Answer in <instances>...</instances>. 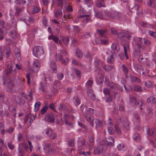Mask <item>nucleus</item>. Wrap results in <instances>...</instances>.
<instances>
[{
  "mask_svg": "<svg viewBox=\"0 0 156 156\" xmlns=\"http://www.w3.org/2000/svg\"><path fill=\"white\" fill-rule=\"evenodd\" d=\"M87 143V142L84 139H83L79 142L78 143V151L79 152L84 150Z\"/></svg>",
  "mask_w": 156,
  "mask_h": 156,
  "instance_id": "nucleus-5",
  "label": "nucleus"
},
{
  "mask_svg": "<svg viewBox=\"0 0 156 156\" xmlns=\"http://www.w3.org/2000/svg\"><path fill=\"white\" fill-rule=\"evenodd\" d=\"M68 145L71 147H73L75 146L74 140L72 139L69 140L68 142Z\"/></svg>",
  "mask_w": 156,
  "mask_h": 156,
  "instance_id": "nucleus-47",
  "label": "nucleus"
},
{
  "mask_svg": "<svg viewBox=\"0 0 156 156\" xmlns=\"http://www.w3.org/2000/svg\"><path fill=\"white\" fill-rule=\"evenodd\" d=\"M97 6L99 7H104L105 6V3L104 0H100L96 4Z\"/></svg>",
  "mask_w": 156,
  "mask_h": 156,
  "instance_id": "nucleus-29",
  "label": "nucleus"
},
{
  "mask_svg": "<svg viewBox=\"0 0 156 156\" xmlns=\"http://www.w3.org/2000/svg\"><path fill=\"white\" fill-rule=\"evenodd\" d=\"M41 86L39 88V89L42 90L43 92L46 93L47 91L46 90V86L45 85H43L41 83Z\"/></svg>",
  "mask_w": 156,
  "mask_h": 156,
  "instance_id": "nucleus-41",
  "label": "nucleus"
},
{
  "mask_svg": "<svg viewBox=\"0 0 156 156\" xmlns=\"http://www.w3.org/2000/svg\"><path fill=\"white\" fill-rule=\"evenodd\" d=\"M58 6L62 8L63 7V0H56Z\"/></svg>",
  "mask_w": 156,
  "mask_h": 156,
  "instance_id": "nucleus-53",
  "label": "nucleus"
},
{
  "mask_svg": "<svg viewBox=\"0 0 156 156\" xmlns=\"http://www.w3.org/2000/svg\"><path fill=\"white\" fill-rule=\"evenodd\" d=\"M41 105V103L40 102H37L35 103L34 107V110L35 111H37L39 109V107Z\"/></svg>",
  "mask_w": 156,
  "mask_h": 156,
  "instance_id": "nucleus-42",
  "label": "nucleus"
},
{
  "mask_svg": "<svg viewBox=\"0 0 156 156\" xmlns=\"http://www.w3.org/2000/svg\"><path fill=\"white\" fill-rule=\"evenodd\" d=\"M57 77L58 79L59 80H62L63 78L64 75L62 73H58V75H57Z\"/></svg>",
  "mask_w": 156,
  "mask_h": 156,
  "instance_id": "nucleus-57",
  "label": "nucleus"
},
{
  "mask_svg": "<svg viewBox=\"0 0 156 156\" xmlns=\"http://www.w3.org/2000/svg\"><path fill=\"white\" fill-rule=\"evenodd\" d=\"M40 8L37 6H34L33 8V11L34 13H36L38 12L40 10Z\"/></svg>",
  "mask_w": 156,
  "mask_h": 156,
  "instance_id": "nucleus-49",
  "label": "nucleus"
},
{
  "mask_svg": "<svg viewBox=\"0 0 156 156\" xmlns=\"http://www.w3.org/2000/svg\"><path fill=\"white\" fill-rule=\"evenodd\" d=\"M50 68L51 71L52 73H56L57 71V69L55 62H52L51 63Z\"/></svg>",
  "mask_w": 156,
  "mask_h": 156,
  "instance_id": "nucleus-18",
  "label": "nucleus"
},
{
  "mask_svg": "<svg viewBox=\"0 0 156 156\" xmlns=\"http://www.w3.org/2000/svg\"><path fill=\"white\" fill-rule=\"evenodd\" d=\"M58 109L60 111H63L64 113L67 112L68 111L67 108L64 105L60 104L58 107Z\"/></svg>",
  "mask_w": 156,
  "mask_h": 156,
  "instance_id": "nucleus-17",
  "label": "nucleus"
},
{
  "mask_svg": "<svg viewBox=\"0 0 156 156\" xmlns=\"http://www.w3.org/2000/svg\"><path fill=\"white\" fill-rule=\"evenodd\" d=\"M147 103L151 102L153 103H156V100L155 98L153 97H150L147 99Z\"/></svg>",
  "mask_w": 156,
  "mask_h": 156,
  "instance_id": "nucleus-33",
  "label": "nucleus"
},
{
  "mask_svg": "<svg viewBox=\"0 0 156 156\" xmlns=\"http://www.w3.org/2000/svg\"><path fill=\"white\" fill-rule=\"evenodd\" d=\"M40 66V63L37 59H35L33 64V69L34 72L37 73L38 71Z\"/></svg>",
  "mask_w": 156,
  "mask_h": 156,
  "instance_id": "nucleus-6",
  "label": "nucleus"
},
{
  "mask_svg": "<svg viewBox=\"0 0 156 156\" xmlns=\"http://www.w3.org/2000/svg\"><path fill=\"white\" fill-rule=\"evenodd\" d=\"M8 65L7 66V69H5V73L6 75H8L10 73L12 70V66L11 64H6V65Z\"/></svg>",
  "mask_w": 156,
  "mask_h": 156,
  "instance_id": "nucleus-19",
  "label": "nucleus"
},
{
  "mask_svg": "<svg viewBox=\"0 0 156 156\" xmlns=\"http://www.w3.org/2000/svg\"><path fill=\"white\" fill-rule=\"evenodd\" d=\"M19 87L20 89L22 90L25 88V82L23 80L20 81L19 84Z\"/></svg>",
  "mask_w": 156,
  "mask_h": 156,
  "instance_id": "nucleus-35",
  "label": "nucleus"
},
{
  "mask_svg": "<svg viewBox=\"0 0 156 156\" xmlns=\"http://www.w3.org/2000/svg\"><path fill=\"white\" fill-rule=\"evenodd\" d=\"M109 16L112 19H119L121 17V14L118 12L113 11L111 12Z\"/></svg>",
  "mask_w": 156,
  "mask_h": 156,
  "instance_id": "nucleus-10",
  "label": "nucleus"
},
{
  "mask_svg": "<svg viewBox=\"0 0 156 156\" xmlns=\"http://www.w3.org/2000/svg\"><path fill=\"white\" fill-rule=\"evenodd\" d=\"M122 70L125 73L126 77L127 78L129 72L128 69L124 64H122Z\"/></svg>",
  "mask_w": 156,
  "mask_h": 156,
  "instance_id": "nucleus-25",
  "label": "nucleus"
},
{
  "mask_svg": "<svg viewBox=\"0 0 156 156\" xmlns=\"http://www.w3.org/2000/svg\"><path fill=\"white\" fill-rule=\"evenodd\" d=\"M96 31L99 37L105 38H106L107 37V33L108 31L107 29L98 30L97 29Z\"/></svg>",
  "mask_w": 156,
  "mask_h": 156,
  "instance_id": "nucleus-8",
  "label": "nucleus"
},
{
  "mask_svg": "<svg viewBox=\"0 0 156 156\" xmlns=\"http://www.w3.org/2000/svg\"><path fill=\"white\" fill-rule=\"evenodd\" d=\"M78 153L80 154H82L86 156L90 155V153L89 151L85 152L81 151L78 152Z\"/></svg>",
  "mask_w": 156,
  "mask_h": 156,
  "instance_id": "nucleus-54",
  "label": "nucleus"
},
{
  "mask_svg": "<svg viewBox=\"0 0 156 156\" xmlns=\"http://www.w3.org/2000/svg\"><path fill=\"white\" fill-rule=\"evenodd\" d=\"M56 152V150L53 148L49 149L46 151V153L50 155L55 154Z\"/></svg>",
  "mask_w": 156,
  "mask_h": 156,
  "instance_id": "nucleus-28",
  "label": "nucleus"
},
{
  "mask_svg": "<svg viewBox=\"0 0 156 156\" xmlns=\"http://www.w3.org/2000/svg\"><path fill=\"white\" fill-rule=\"evenodd\" d=\"M59 52L60 53L56 54V60L60 62L62 64L64 65H66L69 62V59L67 57L65 59H64L62 54L66 56H67L68 55L67 52L65 50H60Z\"/></svg>",
  "mask_w": 156,
  "mask_h": 156,
  "instance_id": "nucleus-2",
  "label": "nucleus"
},
{
  "mask_svg": "<svg viewBox=\"0 0 156 156\" xmlns=\"http://www.w3.org/2000/svg\"><path fill=\"white\" fill-rule=\"evenodd\" d=\"M148 5L152 8H154L155 6V3L151 0H150L149 2H148Z\"/></svg>",
  "mask_w": 156,
  "mask_h": 156,
  "instance_id": "nucleus-51",
  "label": "nucleus"
},
{
  "mask_svg": "<svg viewBox=\"0 0 156 156\" xmlns=\"http://www.w3.org/2000/svg\"><path fill=\"white\" fill-rule=\"evenodd\" d=\"M62 41L64 44L67 45L69 41V38L68 37H64L62 38Z\"/></svg>",
  "mask_w": 156,
  "mask_h": 156,
  "instance_id": "nucleus-39",
  "label": "nucleus"
},
{
  "mask_svg": "<svg viewBox=\"0 0 156 156\" xmlns=\"http://www.w3.org/2000/svg\"><path fill=\"white\" fill-rule=\"evenodd\" d=\"M133 55L136 57L140 55V49L141 48V44L139 42L142 43L143 38L140 37H137L135 38L133 37Z\"/></svg>",
  "mask_w": 156,
  "mask_h": 156,
  "instance_id": "nucleus-1",
  "label": "nucleus"
},
{
  "mask_svg": "<svg viewBox=\"0 0 156 156\" xmlns=\"http://www.w3.org/2000/svg\"><path fill=\"white\" fill-rule=\"evenodd\" d=\"M95 16L100 19H102V16L100 12H96L95 14Z\"/></svg>",
  "mask_w": 156,
  "mask_h": 156,
  "instance_id": "nucleus-64",
  "label": "nucleus"
},
{
  "mask_svg": "<svg viewBox=\"0 0 156 156\" xmlns=\"http://www.w3.org/2000/svg\"><path fill=\"white\" fill-rule=\"evenodd\" d=\"M111 48L112 50L115 53H118L120 50L119 45L115 42L112 43Z\"/></svg>",
  "mask_w": 156,
  "mask_h": 156,
  "instance_id": "nucleus-13",
  "label": "nucleus"
},
{
  "mask_svg": "<svg viewBox=\"0 0 156 156\" xmlns=\"http://www.w3.org/2000/svg\"><path fill=\"white\" fill-rule=\"evenodd\" d=\"M54 84L57 87H60L61 86L60 82L58 80H56L54 81Z\"/></svg>",
  "mask_w": 156,
  "mask_h": 156,
  "instance_id": "nucleus-50",
  "label": "nucleus"
},
{
  "mask_svg": "<svg viewBox=\"0 0 156 156\" xmlns=\"http://www.w3.org/2000/svg\"><path fill=\"white\" fill-rule=\"evenodd\" d=\"M106 140L109 147H112L114 145V139L112 137L110 136L106 138Z\"/></svg>",
  "mask_w": 156,
  "mask_h": 156,
  "instance_id": "nucleus-16",
  "label": "nucleus"
},
{
  "mask_svg": "<svg viewBox=\"0 0 156 156\" xmlns=\"http://www.w3.org/2000/svg\"><path fill=\"white\" fill-rule=\"evenodd\" d=\"M96 80L97 83L100 85H101L103 84V82L102 80L101 79V77L100 78H96Z\"/></svg>",
  "mask_w": 156,
  "mask_h": 156,
  "instance_id": "nucleus-62",
  "label": "nucleus"
},
{
  "mask_svg": "<svg viewBox=\"0 0 156 156\" xmlns=\"http://www.w3.org/2000/svg\"><path fill=\"white\" fill-rule=\"evenodd\" d=\"M130 122L127 119H125L123 122V125L124 128L127 130L129 129Z\"/></svg>",
  "mask_w": 156,
  "mask_h": 156,
  "instance_id": "nucleus-20",
  "label": "nucleus"
},
{
  "mask_svg": "<svg viewBox=\"0 0 156 156\" xmlns=\"http://www.w3.org/2000/svg\"><path fill=\"white\" fill-rule=\"evenodd\" d=\"M100 146L97 147H95L94 149V153L95 154H100L102 153L100 150Z\"/></svg>",
  "mask_w": 156,
  "mask_h": 156,
  "instance_id": "nucleus-43",
  "label": "nucleus"
},
{
  "mask_svg": "<svg viewBox=\"0 0 156 156\" xmlns=\"http://www.w3.org/2000/svg\"><path fill=\"white\" fill-rule=\"evenodd\" d=\"M129 101L131 103L135 102L136 101V97L134 96H130Z\"/></svg>",
  "mask_w": 156,
  "mask_h": 156,
  "instance_id": "nucleus-58",
  "label": "nucleus"
},
{
  "mask_svg": "<svg viewBox=\"0 0 156 156\" xmlns=\"http://www.w3.org/2000/svg\"><path fill=\"white\" fill-rule=\"evenodd\" d=\"M13 98L16 103L20 105L23 104L25 102V101L20 96H14Z\"/></svg>",
  "mask_w": 156,
  "mask_h": 156,
  "instance_id": "nucleus-11",
  "label": "nucleus"
},
{
  "mask_svg": "<svg viewBox=\"0 0 156 156\" xmlns=\"http://www.w3.org/2000/svg\"><path fill=\"white\" fill-rule=\"evenodd\" d=\"M119 110L120 111H124L125 109V108L124 107V104L123 102H121L120 105L119 106Z\"/></svg>",
  "mask_w": 156,
  "mask_h": 156,
  "instance_id": "nucleus-56",
  "label": "nucleus"
},
{
  "mask_svg": "<svg viewBox=\"0 0 156 156\" xmlns=\"http://www.w3.org/2000/svg\"><path fill=\"white\" fill-rule=\"evenodd\" d=\"M44 53L43 48L41 46H35L34 48L33 54L36 57L38 58Z\"/></svg>",
  "mask_w": 156,
  "mask_h": 156,
  "instance_id": "nucleus-3",
  "label": "nucleus"
},
{
  "mask_svg": "<svg viewBox=\"0 0 156 156\" xmlns=\"http://www.w3.org/2000/svg\"><path fill=\"white\" fill-rule=\"evenodd\" d=\"M144 43L147 46H149L151 44V42L146 38H143Z\"/></svg>",
  "mask_w": 156,
  "mask_h": 156,
  "instance_id": "nucleus-46",
  "label": "nucleus"
},
{
  "mask_svg": "<svg viewBox=\"0 0 156 156\" xmlns=\"http://www.w3.org/2000/svg\"><path fill=\"white\" fill-rule=\"evenodd\" d=\"M93 81L92 78H90L86 83V85L87 87H91L93 84Z\"/></svg>",
  "mask_w": 156,
  "mask_h": 156,
  "instance_id": "nucleus-30",
  "label": "nucleus"
},
{
  "mask_svg": "<svg viewBox=\"0 0 156 156\" xmlns=\"http://www.w3.org/2000/svg\"><path fill=\"white\" fill-rule=\"evenodd\" d=\"M112 97L110 95L109 96L106 97L105 100L107 102H110L112 101Z\"/></svg>",
  "mask_w": 156,
  "mask_h": 156,
  "instance_id": "nucleus-55",
  "label": "nucleus"
},
{
  "mask_svg": "<svg viewBox=\"0 0 156 156\" xmlns=\"http://www.w3.org/2000/svg\"><path fill=\"white\" fill-rule=\"evenodd\" d=\"M79 17L82 19V21L84 24H86L88 22L91 21L89 15H81L79 16Z\"/></svg>",
  "mask_w": 156,
  "mask_h": 156,
  "instance_id": "nucleus-9",
  "label": "nucleus"
},
{
  "mask_svg": "<svg viewBox=\"0 0 156 156\" xmlns=\"http://www.w3.org/2000/svg\"><path fill=\"white\" fill-rule=\"evenodd\" d=\"M3 84L9 90L12 89L13 87L12 83L10 82V80L8 77H5L3 79Z\"/></svg>",
  "mask_w": 156,
  "mask_h": 156,
  "instance_id": "nucleus-4",
  "label": "nucleus"
},
{
  "mask_svg": "<svg viewBox=\"0 0 156 156\" xmlns=\"http://www.w3.org/2000/svg\"><path fill=\"white\" fill-rule=\"evenodd\" d=\"M10 35L13 38L16 39L17 37V34L15 31H11L10 32Z\"/></svg>",
  "mask_w": 156,
  "mask_h": 156,
  "instance_id": "nucleus-36",
  "label": "nucleus"
},
{
  "mask_svg": "<svg viewBox=\"0 0 156 156\" xmlns=\"http://www.w3.org/2000/svg\"><path fill=\"white\" fill-rule=\"evenodd\" d=\"M147 133L149 136H152L155 134V132L154 129H150L148 128L147 129Z\"/></svg>",
  "mask_w": 156,
  "mask_h": 156,
  "instance_id": "nucleus-26",
  "label": "nucleus"
},
{
  "mask_svg": "<svg viewBox=\"0 0 156 156\" xmlns=\"http://www.w3.org/2000/svg\"><path fill=\"white\" fill-rule=\"evenodd\" d=\"M87 36H88L89 37H90V34L89 33H86V34H84L81 36V38L82 39H85L87 38Z\"/></svg>",
  "mask_w": 156,
  "mask_h": 156,
  "instance_id": "nucleus-63",
  "label": "nucleus"
},
{
  "mask_svg": "<svg viewBox=\"0 0 156 156\" xmlns=\"http://www.w3.org/2000/svg\"><path fill=\"white\" fill-rule=\"evenodd\" d=\"M60 120L61 122V123L60 124L61 125H63L64 123L66 125H69L70 126H71L73 125V124L72 123L68 122V121L64 118L63 119L61 118L60 119Z\"/></svg>",
  "mask_w": 156,
  "mask_h": 156,
  "instance_id": "nucleus-21",
  "label": "nucleus"
},
{
  "mask_svg": "<svg viewBox=\"0 0 156 156\" xmlns=\"http://www.w3.org/2000/svg\"><path fill=\"white\" fill-rule=\"evenodd\" d=\"M125 147V145L122 144H119L117 146V148L118 150L122 151Z\"/></svg>",
  "mask_w": 156,
  "mask_h": 156,
  "instance_id": "nucleus-45",
  "label": "nucleus"
},
{
  "mask_svg": "<svg viewBox=\"0 0 156 156\" xmlns=\"http://www.w3.org/2000/svg\"><path fill=\"white\" fill-rule=\"evenodd\" d=\"M14 52L16 55L18 59L20 60L21 59V57L20 50L17 48H16L14 50Z\"/></svg>",
  "mask_w": 156,
  "mask_h": 156,
  "instance_id": "nucleus-22",
  "label": "nucleus"
},
{
  "mask_svg": "<svg viewBox=\"0 0 156 156\" xmlns=\"http://www.w3.org/2000/svg\"><path fill=\"white\" fill-rule=\"evenodd\" d=\"M11 49L9 48H6L5 51V55L7 58H8L10 55Z\"/></svg>",
  "mask_w": 156,
  "mask_h": 156,
  "instance_id": "nucleus-40",
  "label": "nucleus"
},
{
  "mask_svg": "<svg viewBox=\"0 0 156 156\" xmlns=\"http://www.w3.org/2000/svg\"><path fill=\"white\" fill-rule=\"evenodd\" d=\"M103 67L106 71L109 72L111 71L114 68V67L112 65H104Z\"/></svg>",
  "mask_w": 156,
  "mask_h": 156,
  "instance_id": "nucleus-24",
  "label": "nucleus"
},
{
  "mask_svg": "<svg viewBox=\"0 0 156 156\" xmlns=\"http://www.w3.org/2000/svg\"><path fill=\"white\" fill-rule=\"evenodd\" d=\"M76 54L77 56L80 58H81L83 56V54L79 48L76 49Z\"/></svg>",
  "mask_w": 156,
  "mask_h": 156,
  "instance_id": "nucleus-31",
  "label": "nucleus"
},
{
  "mask_svg": "<svg viewBox=\"0 0 156 156\" xmlns=\"http://www.w3.org/2000/svg\"><path fill=\"white\" fill-rule=\"evenodd\" d=\"M100 147L102 153L105 152L107 150V147L105 145H103L101 144L100 145Z\"/></svg>",
  "mask_w": 156,
  "mask_h": 156,
  "instance_id": "nucleus-34",
  "label": "nucleus"
},
{
  "mask_svg": "<svg viewBox=\"0 0 156 156\" xmlns=\"http://www.w3.org/2000/svg\"><path fill=\"white\" fill-rule=\"evenodd\" d=\"M85 117L87 120L92 127H94V123L93 122L94 118L93 117L88 113H86L85 114Z\"/></svg>",
  "mask_w": 156,
  "mask_h": 156,
  "instance_id": "nucleus-12",
  "label": "nucleus"
},
{
  "mask_svg": "<svg viewBox=\"0 0 156 156\" xmlns=\"http://www.w3.org/2000/svg\"><path fill=\"white\" fill-rule=\"evenodd\" d=\"M45 133L49 137L52 133V131L51 128H48L45 129Z\"/></svg>",
  "mask_w": 156,
  "mask_h": 156,
  "instance_id": "nucleus-44",
  "label": "nucleus"
},
{
  "mask_svg": "<svg viewBox=\"0 0 156 156\" xmlns=\"http://www.w3.org/2000/svg\"><path fill=\"white\" fill-rule=\"evenodd\" d=\"M48 108V106H45L41 110V114H44L45 113L47 112V110Z\"/></svg>",
  "mask_w": 156,
  "mask_h": 156,
  "instance_id": "nucleus-48",
  "label": "nucleus"
},
{
  "mask_svg": "<svg viewBox=\"0 0 156 156\" xmlns=\"http://www.w3.org/2000/svg\"><path fill=\"white\" fill-rule=\"evenodd\" d=\"M134 90L135 91L138 92H142L143 90L142 87L139 85L135 86L134 87Z\"/></svg>",
  "mask_w": 156,
  "mask_h": 156,
  "instance_id": "nucleus-38",
  "label": "nucleus"
},
{
  "mask_svg": "<svg viewBox=\"0 0 156 156\" xmlns=\"http://www.w3.org/2000/svg\"><path fill=\"white\" fill-rule=\"evenodd\" d=\"M95 123L96 125V128H97V127H101L102 126V123L100 120L97 119H95Z\"/></svg>",
  "mask_w": 156,
  "mask_h": 156,
  "instance_id": "nucleus-32",
  "label": "nucleus"
},
{
  "mask_svg": "<svg viewBox=\"0 0 156 156\" xmlns=\"http://www.w3.org/2000/svg\"><path fill=\"white\" fill-rule=\"evenodd\" d=\"M135 104L136 105H139L140 107H141L142 105H143L144 104V103L142 102V101H137V100H136V101L135 102Z\"/></svg>",
  "mask_w": 156,
  "mask_h": 156,
  "instance_id": "nucleus-60",
  "label": "nucleus"
},
{
  "mask_svg": "<svg viewBox=\"0 0 156 156\" xmlns=\"http://www.w3.org/2000/svg\"><path fill=\"white\" fill-rule=\"evenodd\" d=\"M110 85L109 86H107L109 87L111 90L115 89L116 86V84H115L112 82L110 83Z\"/></svg>",
  "mask_w": 156,
  "mask_h": 156,
  "instance_id": "nucleus-52",
  "label": "nucleus"
},
{
  "mask_svg": "<svg viewBox=\"0 0 156 156\" xmlns=\"http://www.w3.org/2000/svg\"><path fill=\"white\" fill-rule=\"evenodd\" d=\"M73 27V30L75 34L81 33V29L78 26H74Z\"/></svg>",
  "mask_w": 156,
  "mask_h": 156,
  "instance_id": "nucleus-27",
  "label": "nucleus"
},
{
  "mask_svg": "<svg viewBox=\"0 0 156 156\" xmlns=\"http://www.w3.org/2000/svg\"><path fill=\"white\" fill-rule=\"evenodd\" d=\"M23 9L24 8L23 7H15V9L16 10L15 14L19 15L23 10Z\"/></svg>",
  "mask_w": 156,
  "mask_h": 156,
  "instance_id": "nucleus-23",
  "label": "nucleus"
},
{
  "mask_svg": "<svg viewBox=\"0 0 156 156\" xmlns=\"http://www.w3.org/2000/svg\"><path fill=\"white\" fill-rule=\"evenodd\" d=\"M45 119L47 121L50 122H54L55 121L53 116L48 114L46 115Z\"/></svg>",
  "mask_w": 156,
  "mask_h": 156,
  "instance_id": "nucleus-15",
  "label": "nucleus"
},
{
  "mask_svg": "<svg viewBox=\"0 0 156 156\" xmlns=\"http://www.w3.org/2000/svg\"><path fill=\"white\" fill-rule=\"evenodd\" d=\"M103 92L104 94L106 95H109L111 93L110 90L108 88H104L103 90Z\"/></svg>",
  "mask_w": 156,
  "mask_h": 156,
  "instance_id": "nucleus-37",
  "label": "nucleus"
},
{
  "mask_svg": "<svg viewBox=\"0 0 156 156\" xmlns=\"http://www.w3.org/2000/svg\"><path fill=\"white\" fill-rule=\"evenodd\" d=\"M145 85L148 87H151L152 86V83L149 81H147L145 82Z\"/></svg>",
  "mask_w": 156,
  "mask_h": 156,
  "instance_id": "nucleus-61",
  "label": "nucleus"
},
{
  "mask_svg": "<svg viewBox=\"0 0 156 156\" xmlns=\"http://www.w3.org/2000/svg\"><path fill=\"white\" fill-rule=\"evenodd\" d=\"M107 55H110L109 57H108L107 60L108 62L112 64L114 63V58L113 57L114 54V53H112L111 51H108L106 52Z\"/></svg>",
  "mask_w": 156,
  "mask_h": 156,
  "instance_id": "nucleus-7",
  "label": "nucleus"
},
{
  "mask_svg": "<svg viewBox=\"0 0 156 156\" xmlns=\"http://www.w3.org/2000/svg\"><path fill=\"white\" fill-rule=\"evenodd\" d=\"M133 66L135 70L139 73H141V71L143 70V66L139 64H133Z\"/></svg>",
  "mask_w": 156,
  "mask_h": 156,
  "instance_id": "nucleus-14",
  "label": "nucleus"
},
{
  "mask_svg": "<svg viewBox=\"0 0 156 156\" xmlns=\"http://www.w3.org/2000/svg\"><path fill=\"white\" fill-rule=\"evenodd\" d=\"M105 83L107 86H109L110 85V83L109 82V80L107 76H105Z\"/></svg>",
  "mask_w": 156,
  "mask_h": 156,
  "instance_id": "nucleus-59",
  "label": "nucleus"
}]
</instances>
